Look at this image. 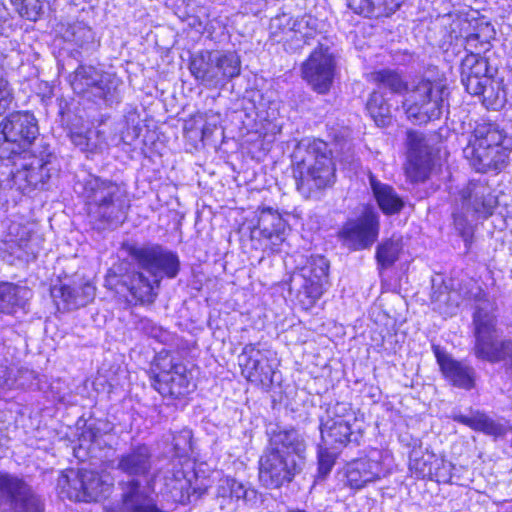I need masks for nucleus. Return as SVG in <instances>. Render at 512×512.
I'll return each mask as SVG.
<instances>
[{
    "mask_svg": "<svg viewBox=\"0 0 512 512\" xmlns=\"http://www.w3.org/2000/svg\"><path fill=\"white\" fill-rule=\"evenodd\" d=\"M512 139L495 123L477 124L463 149L464 157L480 173L503 171L509 164Z\"/></svg>",
    "mask_w": 512,
    "mask_h": 512,
    "instance_id": "obj_6",
    "label": "nucleus"
},
{
    "mask_svg": "<svg viewBox=\"0 0 512 512\" xmlns=\"http://www.w3.org/2000/svg\"><path fill=\"white\" fill-rule=\"evenodd\" d=\"M492 76L482 77H461V83L465 87L466 91L473 95L478 96L480 92H483L485 85L490 84Z\"/></svg>",
    "mask_w": 512,
    "mask_h": 512,
    "instance_id": "obj_45",
    "label": "nucleus"
},
{
    "mask_svg": "<svg viewBox=\"0 0 512 512\" xmlns=\"http://www.w3.org/2000/svg\"><path fill=\"white\" fill-rule=\"evenodd\" d=\"M242 374L251 383L270 386L273 382L275 370L279 364L277 353L260 344H246L239 356Z\"/></svg>",
    "mask_w": 512,
    "mask_h": 512,
    "instance_id": "obj_16",
    "label": "nucleus"
},
{
    "mask_svg": "<svg viewBox=\"0 0 512 512\" xmlns=\"http://www.w3.org/2000/svg\"><path fill=\"white\" fill-rule=\"evenodd\" d=\"M20 237L9 244L11 255L17 259L30 262L36 259L40 250V239L33 236L26 227H21Z\"/></svg>",
    "mask_w": 512,
    "mask_h": 512,
    "instance_id": "obj_31",
    "label": "nucleus"
},
{
    "mask_svg": "<svg viewBox=\"0 0 512 512\" xmlns=\"http://www.w3.org/2000/svg\"><path fill=\"white\" fill-rule=\"evenodd\" d=\"M55 301L61 299L66 309H77L90 303L95 297V287L89 281H81L73 285L63 284L51 289Z\"/></svg>",
    "mask_w": 512,
    "mask_h": 512,
    "instance_id": "obj_26",
    "label": "nucleus"
},
{
    "mask_svg": "<svg viewBox=\"0 0 512 512\" xmlns=\"http://www.w3.org/2000/svg\"><path fill=\"white\" fill-rule=\"evenodd\" d=\"M80 185L89 221L95 229H115L125 221L130 198L124 186L92 175Z\"/></svg>",
    "mask_w": 512,
    "mask_h": 512,
    "instance_id": "obj_5",
    "label": "nucleus"
},
{
    "mask_svg": "<svg viewBox=\"0 0 512 512\" xmlns=\"http://www.w3.org/2000/svg\"><path fill=\"white\" fill-rule=\"evenodd\" d=\"M479 40V35L478 34H470L467 38H466V44L469 48H473L477 46V42Z\"/></svg>",
    "mask_w": 512,
    "mask_h": 512,
    "instance_id": "obj_54",
    "label": "nucleus"
},
{
    "mask_svg": "<svg viewBox=\"0 0 512 512\" xmlns=\"http://www.w3.org/2000/svg\"><path fill=\"white\" fill-rule=\"evenodd\" d=\"M152 458L153 453L149 445L145 443H139L132 445L129 450L120 454L116 459L115 468L121 473L132 477L131 480H137L136 478H147L151 474L152 470ZM152 477V476H150ZM149 478L147 482L150 480ZM158 483L151 489L148 485V489L154 491ZM160 487L162 486L159 483Z\"/></svg>",
    "mask_w": 512,
    "mask_h": 512,
    "instance_id": "obj_21",
    "label": "nucleus"
},
{
    "mask_svg": "<svg viewBox=\"0 0 512 512\" xmlns=\"http://www.w3.org/2000/svg\"><path fill=\"white\" fill-rule=\"evenodd\" d=\"M366 109L375 124L385 127L390 124L392 117V105L380 91H373L366 103Z\"/></svg>",
    "mask_w": 512,
    "mask_h": 512,
    "instance_id": "obj_33",
    "label": "nucleus"
},
{
    "mask_svg": "<svg viewBox=\"0 0 512 512\" xmlns=\"http://www.w3.org/2000/svg\"><path fill=\"white\" fill-rule=\"evenodd\" d=\"M311 21L313 19L310 16L293 19L289 14L283 13L271 19L270 28L274 33L285 30L302 33L303 28L310 26Z\"/></svg>",
    "mask_w": 512,
    "mask_h": 512,
    "instance_id": "obj_36",
    "label": "nucleus"
},
{
    "mask_svg": "<svg viewBox=\"0 0 512 512\" xmlns=\"http://www.w3.org/2000/svg\"><path fill=\"white\" fill-rule=\"evenodd\" d=\"M216 128L215 124L206 123L202 128V139L208 138L212 135Z\"/></svg>",
    "mask_w": 512,
    "mask_h": 512,
    "instance_id": "obj_53",
    "label": "nucleus"
},
{
    "mask_svg": "<svg viewBox=\"0 0 512 512\" xmlns=\"http://www.w3.org/2000/svg\"><path fill=\"white\" fill-rule=\"evenodd\" d=\"M457 470H453V473H455L459 477V481L461 480V471L463 470V467H456Z\"/></svg>",
    "mask_w": 512,
    "mask_h": 512,
    "instance_id": "obj_55",
    "label": "nucleus"
},
{
    "mask_svg": "<svg viewBox=\"0 0 512 512\" xmlns=\"http://www.w3.org/2000/svg\"><path fill=\"white\" fill-rule=\"evenodd\" d=\"M191 438L192 434L188 429L173 434L172 446L177 460H172L167 467L155 471L148 481L151 489L161 483L160 493L168 495L174 502L185 503L189 500L190 482L183 470L182 460L187 458L191 450Z\"/></svg>",
    "mask_w": 512,
    "mask_h": 512,
    "instance_id": "obj_8",
    "label": "nucleus"
},
{
    "mask_svg": "<svg viewBox=\"0 0 512 512\" xmlns=\"http://www.w3.org/2000/svg\"><path fill=\"white\" fill-rule=\"evenodd\" d=\"M461 210L473 217L488 218L496 206V199L491 193L486 180H471L459 192Z\"/></svg>",
    "mask_w": 512,
    "mask_h": 512,
    "instance_id": "obj_20",
    "label": "nucleus"
},
{
    "mask_svg": "<svg viewBox=\"0 0 512 512\" xmlns=\"http://www.w3.org/2000/svg\"><path fill=\"white\" fill-rule=\"evenodd\" d=\"M492 76L486 58L479 53L470 52L461 62V77Z\"/></svg>",
    "mask_w": 512,
    "mask_h": 512,
    "instance_id": "obj_34",
    "label": "nucleus"
},
{
    "mask_svg": "<svg viewBox=\"0 0 512 512\" xmlns=\"http://www.w3.org/2000/svg\"><path fill=\"white\" fill-rule=\"evenodd\" d=\"M12 101V93L8 82L0 78V115L5 113Z\"/></svg>",
    "mask_w": 512,
    "mask_h": 512,
    "instance_id": "obj_46",
    "label": "nucleus"
},
{
    "mask_svg": "<svg viewBox=\"0 0 512 512\" xmlns=\"http://www.w3.org/2000/svg\"><path fill=\"white\" fill-rule=\"evenodd\" d=\"M336 59L334 50L320 43L302 64V77L318 93H326L335 76Z\"/></svg>",
    "mask_w": 512,
    "mask_h": 512,
    "instance_id": "obj_18",
    "label": "nucleus"
},
{
    "mask_svg": "<svg viewBox=\"0 0 512 512\" xmlns=\"http://www.w3.org/2000/svg\"><path fill=\"white\" fill-rule=\"evenodd\" d=\"M304 290L311 302L319 299L323 293V283L315 281L314 279H306Z\"/></svg>",
    "mask_w": 512,
    "mask_h": 512,
    "instance_id": "obj_47",
    "label": "nucleus"
},
{
    "mask_svg": "<svg viewBox=\"0 0 512 512\" xmlns=\"http://www.w3.org/2000/svg\"><path fill=\"white\" fill-rule=\"evenodd\" d=\"M373 80L379 87L387 88L392 93H404L401 108L413 124L422 125L438 120L449 107V89L443 80L421 79L409 87L398 72L390 69L375 72Z\"/></svg>",
    "mask_w": 512,
    "mask_h": 512,
    "instance_id": "obj_1",
    "label": "nucleus"
},
{
    "mask_svg": "<svg viewBox=\"0 0 512 512\" xmlns=\"http://www.w3.org/2000/svg\"><path fill=\"white\" fill-rule=\"evenodd\" d=\"M320 433L323 445L341 448L349 442H357L361 436V426L356 414L346 403H336L320 420Z\"/></svg>",
    "mask_w": 512,
    "mask_h": 512,
    "instance_id": "obj_12",
    "label": "nucleus"
},
{
    "mask_svg": "<svg viewBox=\"0 0 512 512\" xmlns=\"http://www.w3.org/2000/svg\"><path fill=\"white\" fill-rule=\"evenodd\" d=\"M402 251L400 239H389L377 247L376 258L381 268L391 267L398 259Z\"/></svg>",
    "mask_w": 512,
    "mask_h": 512,
    "instance_id": "obj_35",
    "label": "nucleus"
},
{
    "mask_svg": "<svg viewBox=\"0 0 512 512\" xmlns=\"http://www.w3.org/2000/svg\"><path fill=\"white\" fill-rule=\"evenodd\" d=\"M475 346L478 359L491 363L500 362V341L497 334V317L491 304L479 305L474 313Z\"/></svg>",
    "mask_w": 512,
    "mask_h": 512,
    "instance_id": "obj_17",
    "label": "nucleus"
},
{
    "mask_svg": "<svg viewBox=\"0 0 512 512\" xmlns=\"http://www.w3.org/2000/svg\"><path fill=\"white\" fill-rule=\"evenodd\" d=\"M393 457L387 450L372 449L366 456L352 460L346 466L347 484L353 489L381 480L391 474Z\"/></svg>",
    "mask_w": 512,
    "mask_h": 512,
    "instance_id": "obj_14",
    "label": "nucleus"
},
{
    "mask_svg": "<svg viewBox=\"0 0 512 512\" xmlns=\"http://www.w3.org/2000/svg\"><path fill=\"white\" fill-rule=\"evenodd\" d=\"M400 7V0H361V13L375 17L389 16Z\"/></svg>",
    "mask_w": 512,
    "mask_h": 512,
    "instance_id": "obj_37",
    "label": "nucleus"
},
{
    "mask_svg": "<svg viewBox=\"0 0 512 512\" xmlns=\"http://www.w3.org/2000/svg\"><path fill=\"white\" fill-rule=\"evenodd\" d=\"M227 485L230 490V495L236 500H242L245 504L254 505L258 499V492L249 486L237 481L236 479H227Z\"/></svg>",
    "mask_w": 512,
    "mask_h": 512,
    "instance_id": "obj_40",
    "label": "nucleus"
},
{
    "mask_svg": "<svg viewBox=\"0 0 512 512\" xmlns=\"http://www.w3.org/2000/svg\"><path fill=\"white\" fill-rule=\"evenodd\" d=\"M39 135L38 121L30 112L17 111L0 122V159L10 160L34 148Z\"/></svg>",
    "mask_w": 512,
    "mask_h": 512,
    "instance_id": "obj_10",
    "label": "nucleus"
},
{
    "mask_svg": "<svg viewBox=\"0 0 512 512\" xmlns=\"http://www.w3.org/2000/svg\"><path fill=\"white\" fill-rule=\"evenodd\" d=\"M453 470H457L454 464L443 458H437L435 459L431 480L441 483L459 484V477L453 473Z\"/></svg>",
    "mask_w": 512,
    "mask_h": 512,
    "instance_id": "obj_39",
    "label": "nucleus"
},
{
    "mask_svg": "<svg viewBox=\"0 0 512 512\" xmlns=\"http://www.w3.org/2000/svg\"><path fill=\"white\" fill-rule=\"evenodd\" d=\"M139 329L153 338H158L161 334V329L153 321L147 318H143L139 321Z\"/></svg>",
    "mask_w": 512,
    "mask_h": 512,
    "instance_id": "obj_48",
    "label": "nucleus"
},
{
    "mask_svg": "<svg viewBox=\"0 0 512 512\" xmlns=\"http://www.w3.org/2000/svg\"><path fill=\"white\" fill-rule=\"evenodd\" d=\"M82 437L84 438V440H88L90 442H93L95 440V438L97 437V433L94 431V429L91 427V425H89L83 431Z\"/></svg>",
    "mask_w": 512,
    "mask_h": 512,
    "instance_id": "obj_52",
    "label": "nucleus"
},
{
    "mask_svg": "<svg viewBox=\"0 0 512 512\" xmlns=\"http://www.w3.org/2000/svg\"><path fill=\"white\" fill-rule=\"evenodd\" d=\"M478 97H481L483 105L487 109L498 110L505 102V93L500 88L499 83L494 82L491 79L490 84L485 85L483 92H480Z\"/></svg>",
    "mask_w": 512,
    "mask_h": 512,
    "instance_id": "obj_38",
    "label": "nucleus"
},
{
    "mask_svg": "<svg viewBox=\"0 0 512 512\" xmlns=\"http://www.w3.org/2000/svg\"><path fill=\"white\" fill-rule=\"evenodd\" d=\"M96 130H89L87 135H89V145L87 146L86 151L92 153H102L107 151V144L104 142L99 143V140L95 136Z\"/></svg>",
    "mask_w": 512,
    "mask_h": 512,
    "instance_id": "obj_49",
    "label": "nucleus"
},
{
    "mask_svg": "<svg viewBox=\"0 0 512 512\" xmlns=\"http://www.w3.org/2000/svg\"><path fill=\"white\" fill-rule=\"evenodd\" d=\"M304 271L309 272V275H304L307 279H314L323 283L328 276L329 262L325 257L317 255L311 258L309 266Z\"/></svg>",
    "mask_w": 512,
    "mask_h": 512,
    "instance_id": "obj_41",
    "label": "nucleus"
},
{
    "mask_svg": "<svg viewBox=\"0 0 512 512\" xmlns=\"http://www.w3.org/2000/svg\"><path fill=\"white\" fill-rule=\"evenodd\" d=\"M433 351L446 379L456 387L466 390L473 388L475 372L472 367L454 360L438 346H433Z\"/></svg>",
    "mask_w": 512,
    "mask_h": 512,
    "instance_id": "obj_25",
    "label": "nucleus"
},
{
    "mask_svg": "<svg viewBox=\"0 0 512 512\" xmlns=\"http://www.w3.org/2000/svg\"><path fill=\"white\" fill-rule=\"evenodd\" d=\"M379 232L377 214L366 212L356 221L346 223L340 231L344 244L351 249L361 250L370 247Z\"/></svg>",
    "mask_w": 512,
    "mask_h": 512,
    "instance_id": "obj_22",
    "label": "nucleus"
},
{
    "mask_svg": "<svg viewBox=\"0 0 512 512\" xmlns=\"http://www.w3.org/2000/svg\"><path fill=\"white\" fill-rule=\"evenodd\" d=\"M63 39L74 46L78 53H90L97 47L94 32L83 22L69 24L63 33Z\"/></svg>",
    "mask_w": 512,
    "mask_h": 512,
    "instance_id": "obj_28",
    "label": "nucleus"
},
{
    "mask_svg": "<svg viewBox=\"0 0 512 512\" xmlns=\"http://www.w3.org/2000/svg\"><path fill=\"white\" fill-rule=\"evenodd\" d=\"M11 169L0 168V208L15 206L22 196L42 188L58 171L57 157L45 143L9 160Z\"/></svg>",
    "mask_w": 512,
    "mask_h": 512,
    "instance_id": "obj_2",
    "label": "nucleus"
},
{
    "mask_svg": "<svg viewBox=\"0 0 512 512\" xmlns=\"http://www.w3.org/2000/svg\"><path fill=\"white\" fill-rule=\"evenodd\" d=\"M14 385V379L11 374V370L6 366L0 365V387L11 388Z\"/></svg>",
    "mask_w": 512,
    "mask_h": 512,
    "instance_id": "obj_50",
    "label": "nucleus"
},
{
    "mask_svg": "<svg viewBox=\"0 0 512 512\" xmlns=\"http://www.w3.org/2000/svg\"><path fill=\"white\" fill-rule=\"evenodd\" d=\"M11 3L17 7L22 16L28 19H36L42 10L40 0H10Z\"/></svg>",
    "mask_w": 512,
    "mask_h": 512,
    "instance_id": "obj_43",
    "label": "nucleus"
},
{
    "mask_svg": "<svg viewBox=\"0 0 512 512\" xmlns=\"http://www.w3.org/2000/svg\"><path fill=\"white\" fill-rule=\"evenodd\" d=\"M30 296L31 291L27 287L8 282H1L0 311L11 314L15 312L16 308H24Z\"/></svg>",
    "mask_w": 512,
    "mask_h": 512,
    "instance_id": "obj_30",
    "label": "nucleus"
},
{
    "mask_svg": "<svg viewBox=\"0 0 512 512\" xmlns=\"http://www.w3.org/2000/svg\"><path fill=\"white\" fill-rule=\"evenodd\" d=\"M328 447L320 445L318 449V473L322 478L331 472L336 459V453L331 452Z\"/></svg>",
    "mask_w": 512,
    "mask_h": 512,
    "instance_id": "obj_42",
    "label": "nucleus"
},
{
    "mask_svg": "<svg viewBox=\"0 0 512 512\" xmlns=\"http://www.w3.org/2000/svg\"><path fill=\"white\" fill-rule=\"evenodd\" d=\"M373 195L379 208L384 214L393 215L399 213L405 205V201L400 197L395 189L390 185L381 183L373 177L370 179Z\"/></svg>",
    "mask_w": 512,
    "mask_h": 512,
    "instance_id": "obj_29",
    "label": "nucleus"
},
{
    "mask_svg": "<svg viewBox=\"0 0 512 512\" xmlns=\"http://www.w3.org/2000/svg\"><path fill=\"white\" fill-rule=\"evenodd\" d=\"M452 419L455 422L466 425L475 431L483 432L494 437L502 436L506 432V428L503 424L495 421L493 418L479 410H471L469 415L454 413L452 415Z\"/></svg>",
    "mask_w": 512,
    "mask_h": 512,
    "instance_id": "obj_27",
    "label": "nucleus"
},
{
    "mask_svg": "<svg viewBox=\"0 0 512 512\" xmlns=\"http://www.w3.org/2000/svg\"><path fill=\"white\" fill-rule=\"evenodd\" d=\"M111 487L112 482L108 476L86 469L62 474L57 482L60 498L75 502L98 501L106 496Z\"/></svg>",
    "mask_w": 512,
    "mask_h": 512,
    "instance_id": "obj_13",
    "label": "nucleus"
},
{
    "mask_svg": "<svg viewBox=\"0 0 512 512\" xmlns=\"http://www.w3.org/2000/svg\"><path fill=\"white\" fill-rule=\"evenodd\" d=\"M268 444L259 458V481L277 489L301 473L306 461V441L294 428H277L268 433Z\"/></svg>",
    "mask_w": 512,
    "mask_h": 512,
    "instance_id": "obj_3",
    "label": "nucleus"
},
{
    "mask_svg": "<svg viewBox=\"0 0 512 512\" xmlns=\"http://www.w3.org/2000/svg\"><path fill=\"white\" fill-rule=\"evenodd\" d=\"M413 447L409 454V469L415 475L416 478L432 479V473L435 466V459H437L434 453L426 452V455H421V441L419 439H413Z\"/></svg>",
    "mask_w": 512,
    "mask_h": 512,
    "instance_id": "obj_32",
    "label": "nucleus"
},
{
    "mask_svg": "<svg viewBox=\"0 0 512 512\" xmlns=\"http://www.w3.org/2000/svg\"><path fill=\"white\" fill-rule=\"evenodd\" d=\"M70 85L76 94L103 101L106 106L118 104L122 99V80L91 65H80L70 76Z\"/></svg>",
    "mask_w": 512,
    "mask_h": 512,
    "instance_id": "obj_11",
    "label": "nucleus"
},
{
    "mask_svg": "<svg viewBox=\"0 0 512 512\" xmlns=\"http://www.w3.org/2000/svg\"><path fill=\"white\" fill-rule=\"evenodd\" d=\"M72 142L75 146L79 147L82 151H86L89 145V135L87 133H75L71 136Z\"/></svg>",
    "mask_w": 512,
    "mask_h": 512,
    "instance_id": "obj_51",
    "label": "nucleus"
},
{
    "mask_svg": "<svg viewBox=\"0 0 512 512\" xmlns=\"http://www.w3.org/2000/svg\"><path fill=\"white\" fill-rule=\"evenodd\" d=\"M286 230L287 223L277 210L263 208L258 213L257 226L253 233L258 231L260 236L269 240L271 250L277 252L285 240Z\"/></svg>",
    "mask_w": 512,
    "mask_h": 512,
    "instance_id": "obj_24",
    "label": "nucleus"
},
{
    "mask_svg": "<svg viewBox=\"0 0 512 512\" xmlns=\"http://www.w3.org/2000/svg\"><path fill=\"white\" fill-rule=\"evenodd\" d=\"M138 268L146 271L132 272L124 279V285L133 299L140 304H151L157 297V289L164 278H175L179 272L180 261L176 253L160 246L134 247L130 252Z\"/></svg>",
    "mask_w": 512,
    "mask_h": 512,
    "instance_id": "obj_4",
    "label": "nucleus"
},
{
    "mask_svg": "<svg viewBox=\"0 0 512 512\" xmlns=\"http://www.w3.org/2000/svg\"><path fill=\"white\" fill-rule=\"evenodd\" d=\"M305 147V155L294 170L297 189L308 194L313 189H322L333 183L335 167L327 144L319 139L302 141L298 152Z\"/></svg>",
    "mask_w": 512,
    "mask_h": 512,
    "instance_id": "obj_7",
    "label": "nucleus"
},
{
    "mask_svg": "<svg viewBox=\"0 0 512 512\" xmlns=\"http://www.w3.org/2000/svg\"><path fill=\"white\" fill-rule=\"evenodd\" d=\"M406 177L413 183L425 181L432 168L431 148L423 133L410 130L407 132Z\"/></svg>",
    "mask_w": 512,
    "mask_h": 512,
    "instance_id": "obj_19",
    "label": "nucleus"
},
{
    "mask_svg": "<svg viewBox=\"0 0 512 512\" xmlns=\"http://www.w3.org/2000/svg\"><path fill=\"white\" fill-rule=\"evenodd\" d=\"M152 386L163 396L180 398L190 393L195 385L185 365L170 363L169 369H161L152 378Z\"/></svg>",
    "mask_w": 512,
    "mask_h": 512,
    "instance_id": "obj_23",
    "label": "nucleus"
},
{
    "mask_svg": "<svg viewBox=\"0 0 512 512\" xmlns=\"http://www.w3.org/2000/svg\"><path fill=\"white\" fill-rule=\"evenodd\" d=\"M118 132V127H110L108 130L97 129L95 136L99 140V143L104 142L107 144V150H109L111 147H117L124 143V137Z\"/></svg>",
    "mask_w": 512,
    "mask_h": 512,
    "instance_id": "obj_44",
    "label": "nucleus"
},
{
    "mask_svg": "<svg viewBox=\"0 0 512 512\" xmlns=\"http://www.w3.org/2000/svg\"><path fill=\"white\" fill-rule=\"evenodd\" d=\"M0 508L13 512H42L44 506L23 478L0 471Z\"/></svg>",
    "mask_w": 512,
    "mask_h": 512,
    "instance_id": "obj_15",
    "label": "nucleus"
},
{
    "mask_svg": "<svg viewBox=\"0 0 512 512\" xmlns=\"http://www.w3.org/2000/svg\"><path fill=\"white\" fill-rule=\"evenodd\" d=\"M189 70L207 87H223L241 72V60L235 51H201L191 57Z\"/></svg>",
    "mask_w": 512,
    "mask_h": 512,
    "instance_id": "obj_9",
    "label": "nucleus"
}]
</instances>
